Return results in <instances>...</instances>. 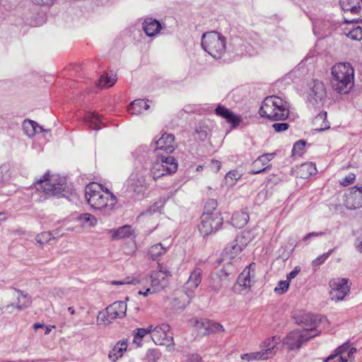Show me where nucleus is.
Here are the masks:
<instances>
[{"label": "nucleus", "mask_w": 362, "mask_h": 362, "mask_svg": "<svg viewBox=\"0 0 362 362\" xmlns=\"http://www.w3.org/2000/svg\"><path fill=\"white\" fill-rule=\"evenodd\" d=\"M323 320H327L324 317L305 313L302 315L299 319L297 320V322L302 325L303 329L301 331L303 332H307L308 334H313L318 332L319 335L320 332L317 329V327Z\"/></svg>", "instance_id": "4468645a"}, {"label": "nucleus", "mask_w": 362, "mask_h": 362, "mask_svg": "<svg viewBox=\"0 0 362 362\" xmlns=\"http://www.w3.org/2000/svg\"><path fill=\"white\" fill-rule=\"evenodd\" d=\"M189 362H202V358L198 354H192L189 358Z\"/></svg>", "instance_id": "69168bd1"}, {"label": "nucleus", "mask_w": 362, "mask_h": 362, "mask_svg": "<svg viewBox=\"0 0 362 362\" xmlns=\"http://www.w3.org/2000/svg\"><path fill=\"white\" fill-rule=\"evenodd\" d=\"M288 127L289 125L287 123H274L272 124V127L276 132H285L288 129Z\"/></svg>", "instance_id": "13d9d810"}, {"label": "nucleus", "mask_w": 362, "mask_h": 362, "mask_svg": "<svg viewBox=\"0 0 362 362\" xmlns=\"http://www.w3.org/2000/svg\"><path fill=\"white\" fill-rule=\"evenodd\" d=\"M325 233L324 232H318V233H315V232H312V233H309L308 234H307L304 238H303V240L304 241H306L308 240L309 238H312V237H315V236H322L323 235H325Z\"/></svg>", "instance_id": "0e129e2a"}, {"label": "nucleus", "mask_w": 362, "mask_h": 362, "mask_svg": "<svg viewBox=\"0 0 362 362\" xmlns=\"http://www.w3.org/2000/svg\"><path fill=\"white\" fill-rule=\"evenodd\" d=\"M177 170V163L173 156H162L160 160H156L151 168V174L153 180H157L165 175L174 173Z\"/></svg>", "instance_id": "6e6552de"}, {"label": "nucleus", "mask_w": 362, "mask_h": 362, "mask_svg": "<svg viewBox=\"0 0 362 362\" xmlns=\"http://www.w3.org/2000/svg\"><path fill=\"white\" fill-rule=\"evenodd\" d=\"M289 286V283L288 281H279L277 286L274 288V291L277 293H284L287 291Z\"/></svg>", "instance_id": "5fc2aeb1"}, {"label": "nucleus", "mask_w": 362, "mask_h": 362, "mask_svg": "<svg viewBox=\"0 0 362 362\" xmlns=\"http://www.w3.org/2000/svg\"><path fill=\"white\" fill-rule=\"evenodd\" d=\"M23 128L25 134L30 138L35 136L36 134L40 132H48L47 130L44 129L36 122L30 119H26L23 122Z\"/></svg>", "instance_id": "393cba45"}, {"label": "nucleus", "mask_w": 362, "mask_h": 362, "mask_svg": "<svg viewBox=\"0 0 362 362\" xmlns=\"http://www.w3.org/2000/svg\"><path fill=\"white\" fill-rule=\"evenodd\" d=\"M127 339L119 341L110 351L108 354L109 359L112 362L117 361L123 356L124 351L127 349Z\"/></svg>", "instance_id": "b1692460"}, {"label": "nucleus", "mask_w": 362, "mask_h": 362, "mask_svg": "<svg viewBox=\"0 0 362 362\" xmlns=\"http://www.w3.org/2000/svg\"><path fill=\"white\" fill-rule=\"evenodd\" d=\"M348 283L349 279L344 278L331 279L329 282L331 288L329 292L330 299L335 302L342 300L350 291V286Z\"/></svg>", "instance_id": "9b49d317"}, {"label": "nucleus", "mask_w": 362, "mask_h": 362, "mask_svg": "<svg viewBox=\"0 0 362 362\" xmlns=\"http://www.w3.org/2000/svg\"><path fill=\"white\" fill-rule=\"evenodd\" d=\"M98 320L103 322L104 325H109L112 319L108 317L106 310L105 312H100L98 315Z\"/></svg>", "instance_id": "bf43d9fd"}, {"label": "nucleus", "mask_w": 362, "mask_h": 362, "mask_svg": "<svg viewBox=\"0 0 362 362\" xmlns=\"http://www.w3.org/2000/svg\"><path fill=\"white\" fill-rule=\"evenodd\" d=\"M339 4L344 11L358 14L362 8V0H340Z\"/></svg>", "instance_id": "a878e982"}, {"label": "nucleus", "mask_w": 362, "mask_h": 362, "mask_svg": "<svg viewBox=\"0 0 362 362\" xmlns=\"http://www.w3.org/2000/svg\"><path fill=\"white\" fill-rule=\"evenodd\" d=\"M221 167V163L217 160H213L211 163V168L216 172H218Z\"/></svg>", "instance_id": "e2e57ef3"}, {"label": "nucleus", "mask_w": 362, "mask_h": 362, "mask_svg": "<svg viewBox=\"0 0 362 362\" xmlns=\"http://www.w3.org/2000/svg\"><path fill=\"white\" fill-rule=\"evenodd\" d=\"M357 250L362 253V240H358L356 243Z\"/></svg>", "instance_id": "774afa93"}, {"label": "nucleus", "mask_w": 362, "mask_h": 362, "mask_svg": "<svg viewBox=\"0 0 362 362\" xmlns=\"http://www.w3.org/2000/svg\"><path fill=\"white\" fill-rule=\"evenodd\" d=\"M160 23L153 18H146L143 23V29L149 37H153L157 35L160 30Z\"/></svg>", "instance_id": "bb28decb"}, {"label": "nucleus", "mask_w": 362, "mask_h": 362, "mask_svg": "<svg viewBox=\"0 0 362 362\" xmlns=\"http://www.w3.org/2000/svg\"><path fill=\"white\" fill-rule=\"evenodd\" d=\"M343 204L348 210L362 208V197L357 186L350 188L344 195Z\"/></svg>", "instance_id": "dca6fc26"}, {"label": "nucleus", "mask_w": 362, "mask_h": 362, "mask_svg": "<svg viewBox=\"0 0 362 362\" xmlns=\"http://www.w3.org/2000/svg\"><path fill=\"white\" fill-rule=\"evenodd\" d=\"M9 167L7 165H3L0 167V185L6 184L10 179Z\"/></svg>", "instance_id": "8fccbe9b"}, {"label": "nucleus", "mask_w": 362, "mask_h": 362, "mask_svg": "<svg viewBox=\"0 0 362 362\" xmlns=\"http://www.w3.org/2000/svg\"><path fill=\"white\" fill-rule=\"evenodd\" d=\"M332 252L333 250H329L327 252L318 256L315 260H313V264L315 267L320 266L328 258Z\"/></svg>", "instance_id": "6e6d98bb"}, {"label": "nucleus", "mask_w": 362, "mask_h": 362, "mask_svg": "<svg viewBox=\"0 0 362 362\" xmlns=\"http://www.w3.org/2000/svg\"><path fill=\"white\" fill-rule=\"evenodd\" d=\"M52 239H54V237L51 232L40 233L35 238L36 242L40 245H45Z\"/></svg>", "instance_id": "49530a36"}, {"label": "nucleus", "mask_w": 362, "mask_h": 362, "mask_svg": "<svg viewBox=\"0 0 362 362\" xmlns=\"http://www.w3.org/2000/svg\"><path fill=\"white\" fill-rule=\"evenodd\" d=\"M316 171L315 165L312 163H304L300 168V177L302 178H308L315 174Z\"/></svg>", "instance_id": "a19ab883"}, {"label": "nucleus", "mask_w": 362, "mask_h": 362, "mask_svg": "<svg viewBox=\"0 0 362 362\" xmlns=\"http://www.w3.org/2000/svg\"><path fill=\"white\" fill-rule=\"evenodd\" d=\"M172 276L170 269L162 264L158 263L157 269L153 271L150 275L141 276L140 284H146L150 282V286L144 292L139 291V294L147 296L149 293H156L164 289L168 285V277Z\"/></svg>", "instance_id": "39448f33"}, {"label": "nucleus", "mask_w": 362, "mask_h": 362, "mask_svg": "<svg viewBox=\"0 0 362 362\" xmlns=\"http://www.w3.org/2000/svg\"><path fill=\"white\" fill-rule=\"evenodd\" d=\"M202 47L214 59H221L226 52V39L218 32H207L202 35Z\"/></svg>", "instance_id": "0eeeda50"}, {"label": "nucleus", "mask_w": 362, "mask_h": 362, "mask_svg": "<svg viewBox=\"0 0 362 362\" xmlns=\"http://www.w3.org/2000/svg\"><path fill=\"white\" fill-rule=\"evenodd\" d=\"M169 331L170 325L165 323L152 327L151 339L156 344L168 346L173 344V337L168 335Z\"/></svg>", "instance_id": "2eb2a0df"}, {"label": "nucleus", "mask_w": 362, "mask_h": 362, "mask_svg": "<svg viewBox=\"0 0 362 362\" xmlns=\"http://www.w3.org/2000/svg\"><path fill=\"white\" fill-rule=\"evenodd\" d=\"M130 187L138 196L143 195L147 188L144 175L142 173H133L129 179Z\"/></svg>", "instance_id": "6ab92c4d"}, {"label": "nucleus", "mask_w": 362, "mask_h": 362, "mask_svg": "<svg viewBox=\"0 0 362 362\" xmlns=\"http://www.w3.org/2000/svg\"><path fill=\"white\" fill-rule=\"evenodd\" d=\"M164 207V202L159 200L151 205L146 211L141 214V216L148 217L149 216L160 213Z\"/></svg>", "instance_id": "ea45409f"}, {"label": "nucleus", "mask_w": 362, "mask_h": 362, "mask_svg": "<svg viewBox=\"0 0 362 362\" xmlns=\"http://www.w3.org/2000/svg\"><path fill=\"white\" fill-rule=\"evenodd\" d=\"M15 292L16 293V302L8 305L6 308L8 309L10 308H16L19 311L28 308L32 304V298L30 296L28 293H24L23 291L17 288H15Z\"/></svg>", "instance_id": "412c9836"}, {"label": "nucleus", "mask_w": 362, "mask_h": 362, "mask_svg": "<svg viewBox=\"0 0 362 362\" xmlns=\"http://www.w3.org/2000/svg\"><path fill=\"white\" fill-rule=\"evenodd\" d=\"M155 150H162L167 153H171L176 148L175 136L172 134H163L161 137L155 141Z\"/></svg>", "instance_id": "aec40b11"}, {"label": "nucleus", "mask_w": 362, "mask_h": 362, "mask_svg": "<svg viewBox=\"0 0 362 362\" xmlns=\"http://www.w3.org/2000/svg\"><path fill=\"white\" fill-rule=\"evenodd\" d=\"M190 322L194 328L202 335H206V329L209 323V320L202 318L198 319L197 317L190 320Z\"/></svg>", "instance_id": "e433bc0d"}, {"label": "nucleus", "mask_w": 362, "mask_h": 362, "mask_svg": "<svg viewBox=\"0 0 362 362\" xmlns=\"http://www.w3.org/2000/svg\"><path fill=\"white\" fill-rule=\"evenodd\" d=\"M356 352V349L354 347H351L348 351L346 357L348 358H352L354 357V354Z\"/></svg>", "instance_id": "338daca9"}, {"label": "nucleus", "mask_w": 362, "mask_h": 362, "mask_svg": "<svg viewBox=\"0 0 362 362\" xmlns=\"http://www.w3.org/2000/svg\"><path fill=\"white\" fill-rule=\"evenodd\" d=\"M141 283L140 279V275L135 276H127L121 281H112L110 284L112 285H124V284H132L136 285Z\"/></svg>", "instance_id": "37998d69"}, {"label": "nucleus", "mask_w": 362, "mask_h": 362, "mask_svg": "<svg viewBox=\"0 0 362 362\" xmlns=\"http://www.w3.org/2000/svg\"><path fill=\"white\" fill-rule=\"evenodd\" d=\"M332 86L339 93H348L354 86V70L349 63H338L332 69Z\"/></svg>", "instance_id": "f03ea898"}, {"label": "nucleus", "mask_w": 362, "mask_h": 362, "mask_svg": "<svg viewBox=\"0 0 362 362\" xmlns=\"http://www.w3.org/2000/svg\"><path fill=\"white\" fill-rule=\"evenodd\" d=\"M37 191L43 192L45 198L51 196L64 197L69 192L66 178L59 175H50L46 173L34 183Z\"/></svg>", "instance_id": "7ed1b4c3"}, {"label": "nucleus", "mask_w": 362, "mask_h": 362, "mask_svg": "<svg viewBox=\"0 0 362 362\" xmlns=\"http://www.w3.org/2000/svg\"><path fill=\"white\" fill-rule=\"evenodd\" d=\"M84 121L89 128L95 131L100 130L101 129L100 124H103L100 115L94 112H88L84 117Z\"/></svg>", "instance_id": "c85d7f7f"}, {"label": "nucleus", "mask_w": 362, "mask_h": 362, "mask_svg": "<svg viewBox=\"0 0 362 362\" xmlns=\"http://www.w3.org/2000/svg\"><path fill=\"white\" fill-rule=\"evenodd\" d=\"M344 34L353 40L359 41L362 39V28L356 24H350L344 30Z\"/></svg>", "instance_id": "2f4dec72"}, {"label": "nucleus", "mask_w": 362, "mask_h": 362, "mask_svg": "<svg viewBox=\"0 0 362 362\" xmlns=\"http://www.w3.org/2000/svg\"><path fill=\"white\" fill-rule=\"evenodd\" d=\"M117 78L115 75L104 74L102 75L99 79L98 85L102 88L112 87L116 82Z\"/></svg>", "instance_id": "79ce46f5"}, {"label": "nucleus", "mask_w": 362, "mask_h": 362, "mask_svg": "<svg viewBox=\"0 0 362 362\" xmlns=\"http://www.w3.org/2000/svg\"><path fill=\"white\" fill-rule=\"evenodd\" d=\"M279 341L280 338L277 336H274L262 342L260 344L261 350L259 351L263 357V361L272 358L275 355V349H276Z\"/></svg>", "instance_id": "a211bd4d"}, {"label": "nucleus", "mask_w": 362, "mask_h": 362, "mask_svg": "<svg viewBox=\"0 0 362 362\" xmlns=\"http://www.w3.org/2000/svg\"><path fill=\"white\" fill-rule=\"evenodd\" d=\"M85 196L88 204L93 209L105 215L110 214L117 203L116 196L97 182H91L86 186Z\"/></svg>", "instance_id": "f257e3e1"}, {"label": "nucleus", "mask_w": 362, "mask_h": 362, "mask_svg": "<svg viewBox=\"0 0 362 362\" xmlns=\"http://www.w3.org/2000/svg\"><path fill=\"white\" fill-rule=\"evenodd\" d=\"M79 220L83 223H87L89 227H93L97 224V218L90 214H83L79 216Z\"/></svg>", "instance_id": "09e8293b"}, {"label": "nucleus", "mask_w": 362, "mask_h": 362, "mask_svg": "<svg viewBox=\"0 0 362 362\" xmlns=\"http://www.w3.org/2000/svg\"><path fill=\"white\" fill-rule=\"evenodd\" d=\"M326 117H327L326 112L320 113L315 117V118L314 119V122L315 124H318L320 122H322V124L320 127H317L316 130L323 131V130H325V129H327L329 128V122L327 121H326Z\"/></svg>", "instance_id": "a18cd8bd"}, {"label": "nucleus", "mask_w": 362, "mask_h": 362, "mask_svg": "<svg viewBox=\"0 0 362 362\" xmlns=\"http://www.w3.org/2000/svg\"><path fill=\"white\" fill-rule=\"evenodd\" d=\"M308 100L313 105H317L326 97L324 83L319 80H313L310 84Z\"/></svg>", "instance_id": "f3484780"}, {"label": "nucleus", "mask_w": 362, "mask_h": 362, "mask_svg": "<svg viewBox=\"0 0 362 362\" xmlns=\"http://www.w3.org/2000/svg\"><path fill=\"white\" fill-rule=\"evenodd\" d=\"M127 312V303L124 301H116L106 308V313L109 318L115 320L125 317Z\"/></svg>", "instance_id": "5701e85b"}, {"label": "nucleus", "mask_w": 362, "mask_h": 362, "mask_svg": "<svg viewBox=\"0 0 362 362\" xmlns=\"http://www.w3.org/2000/svg\"><path fill=\"white\" fill-rule=\"evenodd\" d=\"M200 219L198 229L204 237L216 233L223 224V218L217 212L215 214L203 213Z\"/></svg>", "instance_id": "1a4fd4ad"}, {"label": "nucleus", "mask_w": 362, "mask_h": 362, "mask_svg": "<svg viewBox=\"0 0 362 362\" xmlns=\"http://www.w3.org/2000/svg\"><path fill=\"white\" fill-rule=\"evenodd\" d=\"M356 179V175L354 173H349L347 175L345 176L344 178L342 179V180L340 182V183L343 186H348L354 182V181Z\"/></svg>", "instance_id": "4d7b16f0"}, {"label": "nucleus", "mask_w": 362, "mask_h": 362, "mask_svg": "<svg viewBox=\"0 0 362 362\" xmlns=\"http://www.w3.org/2000/svg\"><path fill=\"white\" fill-rule=\"evenodd\" d=\"M274 158V153H267L259 156L255 162L254 166L261 164L262 168L261 169H252L251 170L252 174H258L266 170L269 166V161Z\"/></svg>", "instance_id": "7c9ffc66"}, {"label": "nucleus", "mask_w": 362, "mask_h": 362, "mask_svg": "<svg viewBox=\"0 0 362 362\" xmlns=\"http://www.w3.org/2000/svg\"><path fill=\"white\" fill-rule=\"evenodd\" d=\"M255 276V264H249L239 275L237 282L234 286L235 292L247 293L250 291L252 283Z\"/></svg>", "instance_id": "9d476101"}, {"label": "nucleus", "mask_w": 362, "mask_h": 362, "mask_svg": "<svg viewBox=\"0 0 362 362\" xmlns=\"http://www.w3.org/2000/svg\"><path fill=\"white\" fill-rule=\"evenodd\" d=\"M167 247H164L161 243H157L152 245L148 250V255L151 258L156 261L160 256L163 255L167 252Z\"/></svg>", "instance_id": "f704fd0d"}, {"label": "nucleus", "mask_w": 362, "mask_h": 362, "mask_svg": "<svg viewBox=\"0 0 362 362\" xmlns=\"http://www.w3.org/2000/svg\"><path fill=\"white\" fill-rule=\"evenodd\" d=\"M300 269L299 267H296L292 272L288 273L286 276V281L288 282L294 279L300 272Z\"/></svg>", "instance_id": "052dcab7"}, {"label": "nucleus", "mask_w": 362, "mask_h": 362, "mask_svg": "<svg viewBox=\"0 0 362 362\" xmlns=\"http://www.w3.org/2000/svg\"><path fill=\"white\" fill-rule=\"evenodd\" d=\"M243 248H245V247L242 246L240 243H238L236 238L231 243V245L226 249V252L229 259H233L243 250Z\"/></svg>", "instance_id": "58836bf2"}, {"label": "nucleus", "mask_w": 362, "mask_h": 362, "mask_svg": "<svg viewBox=\"0 0 362 362\" xmlns=\"http://www.w3.org/2000/svg\"><path fill=\"white\" fill-rule=\"evenodd\" d=\"M249 215L244 211H237L233 214L231 222L233 226L241 228L244 227L249 221Z\"/></svg>", "instance_id": "473e14b6"}, {"label": "nucleus", "mask_w": 362, "mask_h": 362, "mask_svg": "<svg viewBox=\"0 0 362 362\" xmlns=\"http://www.w3.org/2000/svg\"><path fill=\"white\" fill-rule=\"evenodd\" d=\"M305 144L306 143L303 140L296 141L293 146V155H301L304 152Z\"/></svg>", "instance_id": "603ef678"}, {"label": "nucleus", "mask_w": 362, "mask_h": 362, "mask_svg": "<svg viewBox=\"0 0 362 362\" xmlns=\"http://www.w3.org/2000/svg\"><path fill=\"white\" fill-rule=\"evenodd\" d=\"M206 331V335H209L211 334L223 332L225 331V329L222 325L209 320V323L207 325Z\"/></svg>", "instance_id": "c03bdc74"}, {"label": "nucleus", "mask_w": 362, "mask_h": 362, "mask_svg": "<svg viewBox=\"0 0 362 362\" xmlns=\"http://www.w3.org/2000/svg\"><path fill=\"white\" fill-rule=\"evenodd\" d=\"M232 273L233 271L228 268L211 274L209 281L210 289L217 293L222 288L227 287L229 283V275Z\"/></svg>", "instance_id": "ddd939ff"}, {"label": "nucleus", "mask_w": 362, "mask_h": 362, "mask_svg": "<svg viewBox=\"0 0 362 362\" xmlns=\"http://www.w3.org/2000/svg\"><path fill=\"white\" fill-rule=\"evenodd\" d=\"M215 112L230 123L233 128L237 127L242 122V118L240 116L235 115L225 106L218 105L215 110Z\"/></svg>", "instance_id": "4be33fe9"}, {"label": "nucleus", "mask_w": 362, "mask_h": 362, "mask_svg": "<svg viewBox=\"0 0 362 362\" xmlns=\"http://www.w3.org/2000/svg\"><path fill=\"white\" fill-rule=\"evenodd\" d=\"M149 105L147 101L144 100H135L128 107V111L132 115H139L143 112L144 110H148Z\"/></svg>", "instance_id": "c756f323"}, {"label": "nucleus", "mask_w": 362, "mask_h": 362, "mask_svg": "<svg viewBox=\"0 0 362 362\" xmlns=\"http://www.w3.org/2000/svg\"><path fill=\"white\" fill-rule=\"evenodd\" d=\"M152 330V325L148 326L147 328H137L134 331L133 343L139 347L142 345V339L151 333Z\"/></svg>", "instance_id": "72a5a7b5"}, {"label": "nucleus", "mask_w": 362, "mask_h": 362, "mask_svg": "<svg viewBox=\"0 0 362 362\" xmlns=\"http://www.w3.org/2000/svg\"><path fill=\"white\" fill-rule=\"evenodd\" d=\"M240 358L243 361H247L248 362L255 361V360H262L263 357L259 351L251 352L248 354H242Z\"/></svg>", "instance_id": "3c124183"}, {"label": "nucleus", "mask_w": 362, "mask_h": 362, "mask_svg": "<svg viewBox=\"0 0 362 362\" xmlns=\"http://www.w3.org/2000/svg\"><path fill=\"white\" fill-rule=\"evenodd\" d=\"M259 115L272 121H281L288 118L289 107L288 103L279 97L271 95L262 102Z\"/></svg>", "instance_id": "20e7f679"}, {"label": "nucleus", "mask_w": 362, "mask_h": 362, "mask_svg": "<svg viewBox=\"0 0 362 362\" xmlns=\"http://www.w3.org/2000/svg\"><path fill=\"white\" fill-rule=\"evenodd\" d=\"M202 279V270L200 268L194 269L184 286V293L174 300L173 306L175 308L184 309L191 303L194 296V291L201 284Z\"/></svg>", "instance_id": "423d86ee"}, {"label": "nucleus", "mask_w": 362, "mask_h": 362, "mask_svg": "<svg viewBox=\"0 0 362 362\" xmlns=\"http://www.w3.org/2000/svg\"><path fill=\"white\" fill-rule=\"evenodd\" d=\"M318 335V332L313 334H308L303 332L301 329H295L288 333L284 339L283 344L286 345L289 350L299 349L304 341H306Z\"/></svg>", "instance_id": "f8f14e48"}, {"label": "nucleus", "mask_w": 362, "mask_h": 362, "mask_svg": "<svg viewBox=\"0 0 362 362\" xmlns=\"http://www.w3.org/2000/svg\"><path fill=\"white\" fill-rule=\"evenodd\" d=\"M217 206L218 204L216 199H210L207 200L204 205V213L214 214V211L216 209Z\"/></svg>", "instance_id": "864d4df0"}, {"label": "nucleus", "mask_w": 362, "mask_h": 362, "mask_svg": "<svg viewBox=\"0 0 362 362\" xmlns=\"http://www.w3.org/2000/svg\"><path fill=\"white\" fill-rule=\"evenodd\" d=\"M351 348V344L349 342H346L339 346L334 351V354L329 355L327 358L324 360V362H328L329 361L333 360L337 357H339V360L340 362H347L348 359L346 357V355L348 351Z\"/></svg>", "instance_id": "cd10ccee"}, {"label": "nucleus", "mask_w": 362, "mask_h": 362, "mask_svg": "<svg viewBox=\"0 0 362 362\" xmlns=\"http://www.w3.org/2000/svg\"><path fill=\"white\" fill-rule=\"evenodd\" d=\"M112 233V238L115 240L129 238L132 235L131 227L128 225L119 227L117 230H112L110 231Z\"/></svg>", "instance_id": "c9c22d12"}, {"label": "nucleus", "mask_w": 362, "mask_h": 362, "mask_svg": "<svg viewBox=\"0 0 362 362\" xmlns=\"http://www.w3.org/2000/svg\"><path fill=\"white\" fill-rule=\"evenodd\" d=\"M255 235L256 234L254 230H245L236 238L238 243H240L241 245L245 247L255 238Z\"/></svg>", "instance_id": "4c0bfd02"}, {"label": "nucleus", "mask_w": 362, "mask_h": 362, "mask_svg": "<svg viewBox=\"0 0 362 362\" xmlns=\"http://www.w3.org/2000/svg\"><path fill=\"white\" fill-rule=\"evenodd\" d=\"M33 3L40 6H51L54 0H33Z\"/></svg>", "instance_id": "680f3d73"}, {"label": "nucleus", "mask_w": 362, "mask_h": 362, "mask_svg": "<svg viewBox=\"0 0 362 362\" xmlns=\"http://www.w3.org/2000/svg\"><path fill=\"white\" fill-rule=\"evenodd\" d=\"M241 176L242 175L238 171L230 170L226 174L225 180L230 186H233L241 177Z\"/></svg>", "instance_id": "de8ad7c7"}]
</instances>
